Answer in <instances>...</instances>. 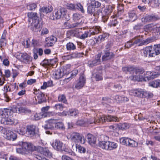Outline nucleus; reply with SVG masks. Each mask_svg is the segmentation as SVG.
<instances>
[{"label":"nucleus","instance_id":"nucleus-60","mask_svg":"<svg viewBox=\"0 0 160 160\" xmlns=\"http://www.w3.org/2000/svg\"><path fill=\"white\" fill-rule=\"evenodd\" d=\"M54 108L57 110H58L61 111L63 109V106L62 104L58 103L55 104L54 106Z\"/></svg>","mask_w":160,"mask_h":160},{"label":"nucleus","instance_id":"nucleus-12","mask_svg":"<svg viewBox=\"0 0 160 160\" xmlns=\"http://www.w3.org/2000/svg\"><path fill=\"white\" fill-rule=\"evenodd\" d=\"M128 72H130V73H132L133 75L129 77V79L133 81H140L142 80V76H136L135 75V72L136 68L133 66H130L128 67Z\"/></svg>","mask_w":160,"mask_h":160},{"label":"nucleus","instance_id":"nucleus-17","mask_svg":"<svg viewBox=\"0 0 160 160\" xmlns=\"http://www.w3.org/2000/svg\"><path fill=\"white\" fill-rule=\"evenodd\" d=\"M101 55L98 54L96 56L95 59L93 61H89L88 62V65L89 67H92L98 65L100 63Z\"/></svg>","mask_w":160,"mask_h":160},{"label":"nucleus","instance_id":"nucleus-30","mask_svg":"<svg viewBox=\"0 0 160 160\" xmlns=\"http://www.w3.org/2000/svg\"><path fill=\"white\" fill-rule=\"evenodd\" d=\"M134 46L138 45L139 46H141L139 44L142 42V39L140 36L135 37L131 39Z\"/></svg>","mask_w":160,"mask_h":160},{"label":"nucleus","instance_id":"nucleus-7","mask_svg":"<svg viewBox=\"0 0 160 160\" xmlns=\"http://www.w3.org/2000/svg\"><path fill=\"white\" fill-rule=\"evenodd\" d=\"M120 142L123 145L132 148L137 147L138 145L137 142L128 138H121L120 139Z\"/></svg>","mask_w":160,"mask_h":160},{"label":"nucleus","instance_id":"nucleus-59","mask_svg":"<svg viewBox=\"0 0 160 160\" xmlns=\"http://www.w3.org/2000/svg\"><path fill=\"white\" fill-rule=\"evenodd\" d=\"M40 114L39 113H34L33 115H32V119L33 120H38L40 119Z\"/></svg>","mask_w":160,"mask_h":160},{"label":"nucleus","instance_id":"nucleus-31","mask_svg":"<svg viewBox=\"0 0 160 160\" xmlns=\"http://www.w3.org/2000/svg\"><path fill=\"white\" fill-rule=\"evenodd\" d=\"M128 15L129 20L132 22L135 21L137 18V15L134 10L130 11L128 13Z\"/></svg>","mask_w":160,"mask_h":160},{"label":"nucleus","instance_id":"nucleus-13","mask_svg":"<svg viewBox=\"0 0 160 160\" xmlns=\"http://www.w3.org/2000/svg\"><path fill=\"white\" fill-rule=\"evenodd\" d=\"M5 138L8 140L14 141L17 138V135L10 130H5L2 132Z\"/></svg>","mask_w":160,"mask_h":160},{"label":"nucleus","instance_id":"nucleus-19","mask_svg":"<svg viewBox=\"0 0 160 160\" xmlns=\"http://www.w3.org/2000/svg\"><path fill=\"white\" fill-rule=\"evenodd\" d=\"M100 30L98 29L95 32H91V30H88L85 31L84 33L82 34L80 37V38L82 39H84L88 37H90L91 35H93L96 33H98Z\"/></svg>","mask_w":160,"mask_h":160},{"label":"nucleus","instance_id":"nucleus-37","mask_svg":"<svg viewBox=\"0 0 160 160\" xmlns=\"http://www.w3.org/2000/svg\"><path fill=\"white\" fill-rule=\"evenodd\" d=\"M107 142L106 141H99L98 143V146L102 149L107 151Z\"/></svg>","mask_w":160,"mask_h":160},{"label":"nucleus","instance_id":"nucleus-14","mask_svg":"<svg viewBox=\"0 0 160 160\" xmlns=\"http://www.w3.org/2000/svg\"><path fill=\"white\" fill-rule=\"evenodd\" d=\"M12 111L14 112L18 113H28L31 112V111L27 108L23 107L19 108L15 107H13L12 109Z\"/></svg>","mask_w":160,"mask_h":160},{"label":"nucleus","instance_id":"nucleus-58","mask_svg":"<svg viewBox=\"0 0 160 160\" xmlns=\"http://www.w3.org/2000/svg\"><path fill=\"white\" fill-rule=\"evenodd\" d=\"M160 4L159 1L158 0H155L153 2L151 3L150 6L154 8H158Z\"/></svg>","mask_w":160,"mask_h":160},{"label":"nucleus","instance_id":"nucleus-15","mask_svg":"<svg viewBox=\"0 0 160 160\" xmlns=\"http://www.w3.org/2000/svg\"><path fill=\"white\" fill-rule=\"evenodd\" d=\"M85 82V78L84 75H82L80 77L78 81L75 85V88L78 89H81L84 85Z\"/></svg>","mask_w":160,"mask_h":160},{"label":"nucleus","instance_id":"nucleus-26","mask_svg":"<svg viewBox=\"0 0 160 160\" xmlns=\"http://www.w3.org/2000/svg\"><path fill=\"white\" fill-rule=\"evenodd\" d=\"M48 123L44 126V128L53 129L55 128L56 119H49L47 121Z\"/></svg>","mask_w":160,"mask_h":160},{"label":"nucleus","instance_id":"nucleus-28","mask_svg":"<svg viewBox=\"0 0 160 160\" xmlns=\"http://www.w3.org/2000/svg\"><path fill=\"white\" fill-rule=\"evenodd\" d=\"M1 122L2 124L7 125L12 124L14 122H13L12 118H10L9 117H4L2 118L1 120Z\"/></svg>","mask_w":160,"mask_h":160},{"label":"nucleus","instance_id":"nucleus-38","mask_svg":"<svg viewBox=\"0 0 160 160\" xmlns=\"http://www.w3.org/2000/svg\"><path fill=\"white\" fill-rule=\"evenodd\" d=\"M118 23V22L117 21V18L114 16L113 17H111V19L108 25V26L110 27L115 26Z\"/></svg>","mask_w":160,"mask_h":160},{"label":"nucleus","instance_id":"nucleus-2","mask_svg":"<svg viewBox=\"0 0 160 160\" xmlns=\"http://www.w3.org/2000/svg\"><path fill=\"white\" fill-rule=\"evenodd\" d=\"M67 138L75 143L84 144L85 139L81 134L76 132H73L67 136Z\"/></svg>","mask_w":160,"mask_h":160},{"label":"nucleus","instance_id":"nucleus-25","mask_svg":"<svg viewBox=\"0 0 160 160\" xmlns=\"http://www.w3.org/2000/svg\"><path fill=\"white\" fill-rule=\"evenodd\" d=\"M41 154L49 158H51L52 156V153L48 148H41Z\"/></svg>","mask_w":160,"mask_h":160},{"label":"nucleus","instance_id":"nucleus-20","mask_svg":"<svg viewBox=\"0 0 160 160\" xmlns=\"http://www.w3.org/2000/svg\"><path fill=\"white\" fill-rule=\"evenodd\" d=\"M88 142L91 145H93L96 142L97 138L93 135L88 133L86 136Z\"/></svg>","mask_w":160,"mask_h":160},{"label":"nucleus","instance_id":"nucleus-3","mask_svg":"<svg viewBox=\"0 0 160 160\" xmlns=\"http://www.w3.org/2000/svg\"><path fill=\"white\" fill-rule=\"evenodd\" d=\"M106 121L107 122H119V119L117 117L115 116L111 115L108 116H102L100 118H94L93 120L90 121V123H103Z\"/></svg>","mask_w":160,"mask_h":160},{"label":"nucleus","instance_id":"nucleus-8","mask_svg":"<svg viewBox=\"0 0 160 160\" xmlns=\"http://www.w3.org/2000/svg\"><path fill=\"white\" fill-rule=\"evenodd\" d=\"M70 66L69 65H67L66 67V68H64L63 72L60 69H58L55 73L54 78L56 79H58L62 78L64 75L68 74L70 71Z\"/></svg>","mask_w":160,"mask_h":160},{"label":"nucleus","instance_id":"nucleus-63","mask_svg":"<svg viewBox=\"0 0 160 160\" xmlns=\"http://www.w3.org/2000/svg\"><path fill=\"white\" fill-rule=\"evenodd\" d=\"M94 8L91 5H89L87 8V12L88 13L91 14H93L94 11Z\"/></svg>","mask_w":160,"mask_h":160},{"label":"nucleus","instance_id":"nucleus-43","mask_svg":"<svg viewBox=\"0 0 160 160\" xmlns=\"http://www.w3.org/2000/svg\"><path fill=\"white\" fill-rule=\"evenodd\" d=\"M52 86V82L49 80L48 82H45L43 83V85L41 87V89H45L48 87H51Z\"/></svg>","mask_w":160,"mask_h":160},{"label":"nucleus","instance_id":"nucleus-6","mask_svg":"<svg viewBox=\"0 0 160 160\" xmlns=\"http://www.w3.org/2000/svg\"><path fill=\"white\" fill-rule=\"evenodd\" d=\"M51 144L55 150L60 152L66 151L68 148L67 145L58 139H55Z\"/></svg>","mask_w":160,"mask_h":160},{"label":"nucleus","instance_id":"nucleus-41","mask_svg":"<svg viewBox=\"0 0 160 160\" xmlns=\"http://www.w3.org/2000/svg\"><path fill=\"white\" fill-rule=\"evenodd\" d=\"M67 50L68 51L74 50L76 49L75 45L72 42H69L66 45Z\"/></svg>","mask_w":160,"mask_h":160},{"label":"nucleus","instance_id":"nucleus-16","mask_svg":"<svg viewBox=\"0 0 160 160\" xmlns=\"http://www.w3.org/2000/svg\"><path fill=\"white\" fill-rule=\"evenodd\" d=\"M109 36V34L106 32L100 34L98 37L95 38V42L96 43H100L105 39L108 38Z\"/></svg>","mask_w":160,"mask_h":160},{"label":"nucleus","instance_id":"nucleus-27","mask_svg":"<svg viewBox=\"0 0 160 160\" xmlns=\"http://www.w3.org/2000/svg\"><path fill=\"white\" fill-rule=\"evenodd\" d=\"M107 151H111L116 148L118 145L115 142L108 141L107 142Z\"/></svg>","mask_w":160,"mask_h":160},{"label":"nucleus","instance_id":"nucleus-61","mask_svg":"<svg viewBox=\"0 0 160 160\" xmlns=\"http://www.w3.org/2000/svg\"><path fill=\"white\" fill-rule=\"evenodd\" d=\"M33 57L35 59L38 58V56L37 53H38L39 55H40V48L38 49H33Z\"/></svg>","mask_w":160,"mask_h":160},{"label":"nucleus","instance_id":"nucleus-53","mask_svg":"<svg viewBox=\"0 0 160 160\" xmlns=\"http://www.w3.org/2000/svg\"><path fill=\"white\" fill-rule=\"evenodd\" d=\"M143 72L144 70L143 69L136 68L135 74L136 76H140V74L143 73Z\"/></svg>","mask_w":160,"mask_h":160},{"label":"nucleus","instance_id":"nucleus-35","mask_svg":"<svg viewBox=\"0 0 160 160\" xmlns=\"http://www.w3.org/2000/svg\"><path fill=\"white\" fill-rule=\"evenodd\" d=\"M112 7L111 5L106 6L104 8L103 13L105 16L109 15L112 12Z\"/></svg>","mask_w":160,"mask_h":160},{"label":"nucleus","instance_id":"nucleus-50","mask_svg":"<svg viewBox=\"0 0 160 160\" xmlns=\"http://www.w3.org/2000/svg\"><path fill=\"white\" fill-rule=\"evenodd\" d=\"M30 40L28 38L24 40L22 42V44L26 48H29L30 46Z\"/></svg>","mask_w":160,"mask_h":160},{"label":"nucleus","instance_id":"nucleus-24","mask_svg":"<svg viewBox=\"0 0 160 160\" xmlns=\"http://www.w3.org/2000/svg\"><path fill=\"white\" fill-rule=\"evenodd\" d=\"M156 19L155 16L153 15H147L145 17L142 18L141 20L142 22L146 23L154 21Z\"/></svg>","mask_w":160,"mask_h":160},{"label":"nucleus","instance_id":"nucleus-44","mask_svg":"<svg viewBox=\"0 0 160 160\" xmlns=\"http://www.w3.org/2000/svg\"><path fill=\"white\" fill-rule=\"evenodd\" d=\"M79 113V111L75 109H70L68 112V114L70 116H76Z\"/></svg>","mask_w":160,"mask_h":160},{"label":"nucleus","instance_id":"nucleus-23","mask_svg":"<svg viewBox=\"0 0 160 160\" xmlns=\"http://www.w3.org/2000/svg\"><path fill=\"white\" fill-rule=\"evenodd\" d=\"M36 127L34 125L28 126L27 128V132L30 137L33 136L35 134Z\"/></svg>","mask_w":160,"mask_h":160},{"label":"nucleus","instance_id":"nucleus-36","mask_svg":"<svg viewBox=\"0 0 160 160\" xmlns=\"http://www.w3.org/2000/svg\"><path fill=\"white\" fill-rule=\"evenodd\" d=\"M52 10L53 8L51 5L43 7L42 8H41V13L43 12L47 13L52 11Z\"/></svg>","mask_w":160,"mask_h":160},{"label":"nucleus","instance_id":"nucleus-51","mask_svg":"<svg viewBox=\"0 0 160 160\" xmlns=\"http://www.w3.org/2000/svg\"><path fill=\"white\" fill-rule=\"evenodd\" d=\"M76 147L77 149L78 150L79 152L81 153H84L85 152L86 149L83 147L78 145L77 144L76 145Z\"/></svg>","mask_w":160,"mask_h":160},{"label":"nucleus","instance_id":"nucleus-57","mask_svg":"<svg viewBox=\"0 0 160 160\" xmlns=\"http://www.w3.org/2000/svg\"><path fill=\"white\" fill-rule=\"evenodd\" d=\"M39 91L37 90H34V93L36 95L35 98V99L37 101L38 103H40V94L39 93Z\"/></svg>","mask_w":160,"mask_h":160},{"label":"nucleus","instance_id":"nucleus-42","mask_svg":"<svg viewBox=\"0 0 160 160\" xmlns=\"http://www.w3.org/2000/svg\"><path fill=\"white\" fill-rule=\"evenodd\" d=\"M148 48L150 50H149V57H153L157 55L156 52H155L154 46L153 47L149 46Z\"/></svg>","mask_w":160,"mask_h":160},{"label":"nucleus","instance_id":"nucleus-56","mask_svg":"<svg viewBox=\"0 0 160 160\" xmlns=\"http://www.w3.org/2000/svg\"><path fill=\"white\" fill-rule=\"evenodd\" d=\"M152 39L151 38H148L145 40H142V42L139 44L140 45H143L144 44H147L149 43L152 42Z\"/></svg>","mask_w":160,"mask_h":160},{"label":"nucleus","instance_id":"nucleus-48","mask_svg":"<svg viewBox=\"0 0 160 160\" xmlns=\"http://www.w3.org/2000/svg\"><path fill=\"white\" fill-rule=\"evenodd\" d=\"M55 128L57 129H62L64 128V125L62 122H57L56 120Z\"/></svg>","mask_w":160,"mask_h":160},{"label":"nucleus","instance_id":"nucleus-33","mask_svg":"<svg viewBox=\"0 0 160 160\" xmlns=\"http://www.w3.org/2000/svg\"><path fill=\"white\" fill-rule=\"evenodd\" d=\"M6 32L4 31L0 39V44L1 47L5 46L7 44V40L6 38Z\"/></svg>","mask_w":160,"mask_h":160},{"label":"nucleus","instance_id":"nucleus-55","mask_svg":"<svg viewBox=\"0 0 160 160\" xmlns=\"http://www.w3.org/2000/svg\"><path fill=\"white\" fill-rule=\"evenodd\" d=\"M154 33L156 35H158L160 34V25H155Z\"/></svg>","mask_w":160,"mask_h":160},{"label":"nucleus","instance_id":"nucleus-5","mask_svg":"<svg viewBox=\"0 0 160 160\" xmlns=\"http://www.w3.org/2000/svg\"><path fill=\"white\" fill-rule=\"evenodd\" d=\"M129 94L131 95L140 98L152 97V93L150 92L144 91L141 89H136L131 90L129 91Z\"/></svg>","mask_w":160,"mask_h":160},{"label":"nucleus","instance_id":"nucleus-11","mask_svg":"<svg viewBox=\"0 0 160 160\" xmlns=\"http://www.w3.org/2000/svg\"><path fill=\"white\" fill-rule=\"evenodd\" d=\"M28 16L29 19H32V23H35L36 24H34V27L36 28H39L40 27L39 21L38 20V17L37 14L34 12H28Z\"/></svg>","mask_w":160,"mask_h":160},{"label":"nucleus","instance_id":"nucleus-62","mask_svg":"<svg viewBox=\"0 0 160 160\" xmlns=\"http://www.w3.org/2000/svg\"><path fill=\"white\" fill-rule=\"evenodd\" d=\"M25 128L24 127H22L20 128V129L17 130V132L21 135H23L25 133Z\"/></svg>","mask_w":160,"mask_h":160},{"label":"nucleus","instance_id":"nucleus-49","mask_svg":"<svg viewBox=\"0 0 160 160\" xmlns=\"http://www.w3.org/2000/svg\"><path fill=\"white\" fill-rule=\"evenodd\" d=\"M149 50L148 47H147L142 50L141 53L142 55L145 57H147L148 55L149 56Z\"/></svg>","mask_w":160,"mask_h":160},{"label":"nucleus","instance_id":"nucleus-64","mask_svg":"<svg viewBox=\"0 0 160 160\" xmlns=\"http://www.w3.org/2000/svg\"><path fill=\"white\" fill-rule=\"evenodd\" d=\"M154 47L156 54L158 55L160 54V44L155 45Z\"/></svg>","mask_w":160,"mask_h":160},{"label":"nucleus","instance_id":"nucleus-45","mask_svg":"<svg viewBox=\"0 0 160 160\" xmlns=\"http://www.w3.org/2000/svg\"><path fill=\"white\" fill-rule=\"evenodd\" d=\"M81 54L80 53L75 52L72 53L71 55L67 56V59H70L72 58H75L81 57Z\"/></svg>","mask_w":160,"mask_h":160},{"label":"nucleus","instance_id":"nucleus-22","mask_svg":"<svg viewBox=\"0 0 160 160\" xmlns=\"http://www.w3.org/2000/svg\"><path fill=\"white\" fill-rule=\"evenodd\" d=\"M104 52V54L102 56V58L103 61L110 59L114 56V54L112 52H111L108 50L105 51Z\"/></svg>","mask_w":160,"mask_h":160},{"label":"nucleus","instance_id":"nucleus-1","mask_svg":"<svg viewBox=\"0 0 160 160\" xmlns=\"http://www.w3.org/2000/svg\"><path fill=\"white\" fill-rule=\"evenodd\" d=\"M19 147L16 148V152L17 153L22 155H24L26 152H29L34 151H39V147H36L32 143L20 141L17 143Z\"/></svg>","mask_w":160,"mask_h":160},{"label":"nucleus","instance_id":"nucleus-40","mask_svg":"<svg viewBox=\"0 0 160 160\" xmlns=\"http://www.w3.org/2000/svg\"><path fill=\"white\" fill-rule=\"evenodd\" d=\"M90 4L94 8H99L101 5L100 2L95 0H90Z\"/></svg>","mask_w":160,"mask_h":160},{"label":"nucleus","instance_id":"nucleus-39","mask_svg":"<svg viewBox=\"0 0 160 160\" xmlns=\"http://www.w3.org/2000/svg\"><path fill=\"white\" fill-rule=\"evenodd\" d=\"M149 85L153 88L160 87V80H157L150 82Z\"/></svg>","mask_w":160,"mask_h":160},{"label":"nucleus","instance_id":"nucleus-32","mask_svg":"<svg viewBox=\"0 0 160 160\" xmlns=\"http://www.w3.org/2000/svg\"><path fill=\"white\" fill-rule=\"evenodd\" d=\"M155 25L152 24H150L146 25L144 27V30L146 32L148 33L152 31L154 32Z\"/></svg>","mask_w":160,"mask_h":160},{"label":"nucleus","instance_id":"nucleus-21","mask_svg":"<svg viewBox=\"0 0 160 160\" xmlns=\"http://www.w3.org/2000/svg\"><path fill=\"white\" fill-rule=\"evenodd\" d=\"M50 107L49 106H47L44 107L42 108V111L43 112V114H42L41 115V118H43L47 117L48 116H53L55 114V113L53 112H48L47 111L49 109Z\"/></svg>","mask_w":160,"mask_h":160},{"label":"nucleus","instance_id":"nucleus-9","mask_svg":"<svg viewBox=\"0 0 160 160\" xmlns=\"http://www.w3.org/2000/svg\"><path fill=\"white\" fill-rule=\"evenodd\" d=\"M17 59L25 63H29L32 60V57L26 53L17 52L15 56Z\"/></svg>","mask_w":160,"mask_h":160},{"label":"nucleus","instance_id":"nucleus-34","mask_svg":"<svg viewBox=\"0 0 160 160\" xmlns=\"http://www.w3.org/2000/svg\"><path fill=\"white\" fill-rule=\"evenodd\" d=\"M78 72L77 70H75L72 71L71 74L70 76L68 78H65L64 80V82L65 83H67L70 80L75 77L76 75L78 73Z\"/></svg>","mask_w":160,"mask_h":160},{"label":"nucleus","instance_id":"nucleus-18","mask_svg":"<svg viewBox=\"0 0 160 160\" xmlns=\"http://www.w3.org/2000/svg\"><path fill=\"white\" fill-rule=\"evenodd\" d=\"M56 41V38L53 36H51L48 38H47L45 39L46 44L48 47L52 46Z\"/></svg>","mask_w":160,"mask_h":160},{"label":"nucleus","instance_id":"nucleus-29","mask_svg":"<svg viewBox=\"0 0 160 160\" xmlns=\"http://www.w3.org/2000/svg\"><path fill=\"white\" fill-rule=\"evenodd\" d=\"M116 125L119 129L122 130H125L130 127L129 124L126 122L119 123L117 124Z\"/></svg>","mask_w":160,"mask_h":160},{"label":"nucleus","instance_id":"nucleus-46","mask_svg":"<svg viewBox=\"0 0 160 160\" xmlns=\"http://www.w3.org/2000/svg\"><path fill=\"white\" fill-rule=\"evenodd\" d=\"M83 22L82 21H75V22L72 23L71 25V28H75L81 26L83 23Z\"/></svg>","mask_w":160,"mask_h":160},{"label":"nucleus","instance_id":"nucleus-54","mask_svg":"<svg viewBox=\"0 0 160 160\" xmlns=\"http://www.w3.org/2000/svg\"><path fill=\"white\" fill-rule=\"evenodd\" d=\"M36 7L37 5L35 3H30L27 6L28 9L30 11L34 10Z\"/></svg>","mask_w":160,"mask_h":160},{"label":"nucleus","instance_id":"nucleus-4","mask_svg":"<svg viewBox=\"0 0 160 160\" xmlns=\"http://www.w3.org/2000/svg\"><path fill=\"white\" fill-rule=\"evenodd\" d=\"M67 11L64 8L60 7L59 9H55L53 13L50 16L51 19L54 20L55 19H59L61 18H65Z\"/></svg>","mask_w":160,"mask_h":160},{"label":"nucleus","instance_id":"nucleus-10","mask_svg":"<svg viewBox=\"0 0 160 160\" xmlns=\"http://www.w3.org/2000/svg\"><path fill=\"white\" fill-rule=\"evenodd\" d=\"M155 69L157 72H147L145 78H147L148 80H149L153 79L158 77L160 75V66H157L155 67Z\"/></svg>","mask_w":160,"mask_h":160},{"label":"nucleus","instance_id":"nucleus-52","mask_svg":"<svg viewBox=\"0 0 160 160\" xmlns=\"http://www.w3.org/2000/svg\"><path fill=\"white\" fill-rule=\"evenodd\" d=\"M58 101L59 102H62L65 103H66L67 102L66 97L63 94L59 96L58 97Z\"/></svg>","mask_w":160,"mask_h":160},{"label":"nucleus","instance_id":"nucleus-47","mask_svg":"<svg viewBox=\"0 0 160 160\" xmlns=\"http://www.w3.org/2000/svg\"><path fill=\"white\" fill-rule=\"evenodd\" d=\"M73 19L74 21H82V16L78 13H74L73 15Z\"/></svg>","mask_w":160,"mask_h":160}]
</instances>
